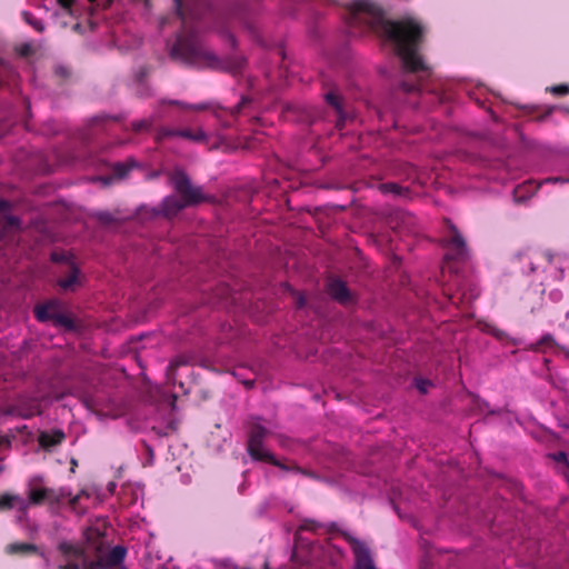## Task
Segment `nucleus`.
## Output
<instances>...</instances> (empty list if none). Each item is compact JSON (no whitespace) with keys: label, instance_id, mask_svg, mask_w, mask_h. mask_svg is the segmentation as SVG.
Masks as SVG:
<instances>
[{"label":"nucleus","instance_id":"nucleus-1","mask_svg":"<svg viewBox=\"0 0 569 569\" xmlns=\"http://www.w3.org/2000/svg\"><path fill=\"white\" fill-rule=\"evenodd\" d=\"M349 23L363 24L376 34L391 41L406 71L417 73L429 68L418 53L425 28L413 18L389 20L383 9L369 0L353 1L349 7Z\"/></svg>","mask_w":569,"mask_h":569},{"label":"nucleus","instance_id":"nucleus-2","mask_svg":"<svg viewBox=\"0 0 569 569\" xmlns=\"http://www.w3.org/2000/svg\"><path fill=\"white\" fill-rule=\"evenodd\" d=\"M170 57L196 68L218 69L219 58L208 49L193 31L179 33L170 49Z\"/></svg>","mask_w":569,"mask_h":569},{"label":"nucleus","instance_id":"nucleus-3","mask_svg":"<svg viewBox=\"0 0 569 569\" xmlns=\"http://www.w3.org/2000/svg\"><path fill=\"white\" fill-rule=\"evenodd\" d=\"M449 227L448 236L442 240V244L446 248L445 261L448 268L451 262H465L469 258V249L466 240L458 230V228L450 221L447 220Z\"/></svg>","mask_w":569,"mask_h":569},{"label":"nucleus","instance_id":"nucleus-4","mask_svg":"<svg viewBox=\"0 0 569 569\" xmlns=\"http://www.w3.org/2000/svg\"><path fill=\"white\" fill-rule=\"evenodd\" d=\"M170 181L187 207L197 206L206 200L201 187L193 186L184 171H173Z\"/></svg>","mask_w":569,"mask_h":569},{"label":"nucleus","instance_id":"nucleus-5","mask_svg":"<svg viewBox=\"0 0 569 569\" xmlns=\"http://www.w3.org/2000/svg\"><path fill=\"white\" fill-rule=\"evenodd\" d=\"M268 433L269 431L259 421L251 422L249 429L247 451L249 456L256 461L261 460L263 455H267L269 452L263 450L262 447L263 440Z\"/></svg>","mask_w":569,"mask_h":569},{"label":"nucleus","instance_id":"nucleus-6","mask_svg":"<svg viewBox=\"0 0 569 569\" xmlns=\"http://www.w3.org/2000/svg\"><path fill=\"white\" fill-rule=\"evenodd\" d=\"M128 553V549L122 545L112 547L108 552L90 562V569H116L120 567Z\"/></svg>","mask_w":569,"mask_h":569},{"label":"nucleus","instance_id":"nucleus-7","mask_svg":"<svg viewBox=\"0 0 569 569\" xmlns=\"http://www.w3.org/2000/svg\"><path fill=\"white\" fill-rule=\"evenodd\" d=\"M64 495L62 492H58L52 488L46 487H34L29 490L28 500L29 507L32 506H41L46 502L49 505H58L62 501Z\"/></svg>","mask_w":569,"mask_h":569},{"label":"nucleus","instance_id":"nucleus-8","mask_svg":"<svg viewBox=\"0 0 569 569\" xmlns=\"http://www.w3.org/2000/svg\"><path fill=\"white\" fill-rule=\"evenodd\" d=\"M346 538L355 555V569H377L373 565L369 548L351 536H347Z\"/></svg>","mask_w":569,"mask_h":569},{"label":"nucleus","instance_id":"nucleus-9","mask_svg":"<svg viewBox=\"0 0 569 569\" xmlns=\"http://www.w3.org/2000/svg\"><path fill=\"white\" fill-rule=\"evenodd\" d=\"M327 290L329 296L340 305L348 306L355 302L353 295L347 287L346 282L339 278L330 279Z\"/></svg>","mask_w":569,"mask_h":569},{"label":"nucleus","instance_id":"nucleus-10","mask_svg":"<svg viewBox=\"0 0 569 569\" xmlns=\"http://www.w3.org/2000/svg\"><path fill=\"white\" fill-rule=\"evenodd\" d=\"M58 550L66 557L79 560L84 569H90V562L86 549L82 545L62 541L58 545Z\"/></svg>","mask_w":569,"mask_h":569},{"label":"nucleus","instance_id":"nucleus-11","mask_svg":"<svg viewBox=\"0 0 569 569\" xmlns=\"http://www.w3.org/2000/svg\"><path fill=\"white\" fill-rule=\"evenodd\" d=\"M13 507H17L18 510L26 515L29 509V503L27 500H24L19 495L4 492L0 495V510L1 511H8L11 510Z\"/></svg>","mask_w":569,"mask_h":569},{"label":"nucleus","instance_id":"nucleus-12","mask_svg":"<svg viewBox=\"0 0 569 569\" xmlns=\"http://www.w3.org/2000/svg\"><path fill=\"white\" fill-rule=\"evenodd\" d=\"M60 312V305L57 300L48 301L43 305L36 306L34 316L38 321L47 322L54 319V316Z\"/></svg>","mask_w":569,"mask_h":569},{"label":"nucleus","instance_id":"nucleus-13","mask_svg":"<svg viewBox=\"0 0 569 569\" xmlns=\"http://www.w3.org/2000/svg\"><path fill=\"white\" fill-rule=\"evenodd\" d=\"M66 435L61 429H54L50 432L42 431L38 437V442L44 450H51L53 447L59 446L64 440Z\"/></svg>","mask_w":569,"mask_h":569},{"label":"nucleus","instance_id":"nucleus-14","mask_svg":"<svg viewBox=\"0 0 569 569\" xmlns=\"http://www.w3.org/2000/svg\"><path fill=\"white\" fill-rule=\"evenodd\" d=\"M325 100L328 104H330L336 110L337 116H338L337 121H336V127L339 130H341L343 128L346 119H347V114L342 109L341 97L333 90H330L325 94Z\"/></svg>","mask_w":569,"mask_h":569},{"label":"nucleus","instance_id":"nucleus-15","mask_svg":"<svg viewBox=\"0 0 569 569\" xmlns=\"http://www.w3.org/2000/svg\"><path fill=\"white\" fill-rule=\"evenodd\" d=\"M187 208L181 198L168 196L161 203V212L164 217L171 218L177 216L181 210Z\"/></svg>","mask_w":569,"mask_h":569},{"label":"nucleus","instance_id":"nucleus-16","mask_svg":"<svg viewBox=\"0 0 569 569\" xmlns=\"http://www.w3.org/2000/svg\"><path fill=\"white\" fill-rule=\"evenodd\" d=\"M188 363H189V360L184 356H178L173 360H171L166 370V376H167L168 382L174 386L177 383L178 368L181 366H187Z\"/></svg>","mask_w":569,"mask_h":569},{"label":"nucleus","instance_id":"nucleus-17","mask_svg":"<svg viewBox=\"0 0 569 569\" xmlns=\"http://www.w3.org/2000/svg\"><path fill=\"white\" fill-rule=\"evenodd\" d=\"M260 461L268 462V463H270L272 466L278 467L279 469H281L283 471H295V472H298V473L307 475V472L305 470H302L300 467H298L296 465H287L286 462L277 459L271 452H268L267 455H263V457L261 458ZM309 475L310 473H308V476Z\"/></svg>","mask_w":569,"mask_h":569},{"label":"nucleus","instance_id":"nucleus-18","mask_svg":"<svg viewBox=\"0 0 569 569\" xmlns=\"http://www.w3.org/2000/svg\"><path fill=\"white\" fill-rule=\"evenodd\" d=\"M379 190L387 194V193H391L393 194L395 197H399V198H406L409 196L410 193V190L409 188L407 187H402L396 182H386V183H381L379 186Z\"/></svg>","mask_w":569,"mask_h":569},{"label":"nucleus","instance_id":"nucleus-19","mask_svg":"<svg viewBox=\"0 0 569 569\" xmlns=\"http://www.w3.org/2000/svg\"><path fill=\"white\" fill-rule=\"evenodd\" d=\"M178 137L183 138L193 142H206L207 141V134L202 129H178Z\"/></svg>","mask_w":569,"mask_h":569},{"label":"nucleus","instance_id":"nucleus-20","mask_svg":"<svg viewBox=\"0 0 569 569\" xmlns=\"http://www.w3.org/2000/svg\"><path fill=\"white\" fill-rule=\"evenodd\" d=\"M38 550L37 546L29 542H14L7 547V552L11 555H29L36 553Z\"/></svg>","mask_w":569,"mask_h":569},{"label":"nucleus","instance_id":"nucleus-21","mask_svg":"<svg viewBox=\"0 0 569 569\" xmlns=\"http://www.w3.org/2000/svg\"><path fill=\"white\" fill-rule=\"evenodd\" d=\"M159 103L160 104H169V106L180 107L182 109L194 110V111H203V110H207L209 108L208 103L188 104V103H184V102H182L180 100H166V99H163Z\"/></svg>","mask_w":569,"mask_h":569},{"label":"nucleus","instance_id":"nucleus-22","mask_svg":"<svg viewBox=\"0 0 569 569\" xmlns=\"http://www.w3.org/2000/svg\"><path fill=\"white\" fill-rule=\"evenodd\" d=\"M78 274L79 270L74 266H71L70 273L60 279L58 284L64 290H70L78 283Z\"/></svg>","mask_w":569,"mask_h":569},{"label":"nucleus","instance_id":"nucleus-23","mask_svg":"<svg viewBox=\"0 0 569 569\" xmlns=\"http://www.w3.org/2000/svg\"><path fill=\"white\" fill-rule=\"evenodd\" d=\"M156 121H157V117H154V116L150 117L148 119L137 120V121L131 122V129L134 132L149 131V130H151V128L153 127Z\"/></svg>","mask_w":569,"mask_h":569},{"label":"nucleus","instance_id":"nucleus-24","mask_svg":"<svg viewBox=\"0 0 569 569\" xmlns=\"http://www.w3.org/2000/svg\"><path fill=\"white\" fill-rule=\"evenodd\" d=\"M178 137V129L169 128V127H159L156 130L154 140L157 142H162L167 139Z\"/></svg>","mask_w":569,"mask_h":569},{"label":"nucleus","instance_id":"nucleus-25","mask_svg":"<svg viewBox=\"0 0 569 569\" xmlns=\"http://www.w3.org/2000/svg\"><path fill=\"white\" fill-rule=\"evenodd\" d=\"M21 17L26 23L31 26L36 31L43 32L44 31V23L37 19L31 12L29 11H22Z\"/></svg>","mask_w":569,"mask_h":569},{"label":"nucleus","instance_id":"nucleus-26","mask_svg":"<svg viewBox=\"0 0 569 569\" xmlns=\"http://www.w3.org/2000/svg\"><path fill=\"white\" fill-rule=\"evenodd\" d=\"M52 323L56 327H62V328H66L68 330H73L74 329L73 320L68 315H66V313H63L61 311L58 315L54 316V319L52 320Z\"/></svg>","mask_w":569,"mask_h":569},{"label":"nucleus","instance_id":"nucleus-27","mask_svg":"<svg viewBox=\"0 0 569 569\" xmlns=\"http://www.w3.org/2000/svg\"><path fill=\"white\" fill-rule=\"evenodd\" d=\"M251 103V99L248 98L247 96H242L240 101L234 106L232 107L231 109H229V112L232 117H237L239 113L242 112V110L244 108H247V106H249Z\"/></svg>","mask_w":569,"mask_h":569},{"label":"nucleus","instance_id":"nucleus-28","mask_svg":"<svg viewBox=\"0 0 569 569\" xmlns=\"http://www.w3.org/2000/svg\"><path fill=\"white\" fill-rule=\"evenodd\" d=\"M91 491L88 489H82L74 497L70 498L69 505L73 510H77L78 503L82 498H90Z\"/></svg>","mask_w":569,"mask_h":569},{"label":"nucleus","instance_id":"nucleus-29","mask_svg":"<svg viewBox=\"0 0 569 569\" xmlns=\"http://www.w3.org/2000/svg\"><path fill=\"white\" fill-rule=\"evenodd\" d=\"M555 345V339L550 333L543 335L535 346V350H540L543 347H551Z\"/></svg>","mask_w":569,"mask_h":569},{"label":"nucleus","instance_id":"nucleus-30","mask_svg":"<svg viewBox=\"0 0 569 569\" xmlns=\"http://www.w3.org/2000/svg\"><path fill=\"white\" fill-rule=\"evenodd\" d=\"M58 569H84L79 560L66 558L63 563L58 566Z\"/></svg>","mask_w":569,"mask_h":569},{"label":"nucleus","instance_id":"nucleus-31","mask_svg":"<svg viewBox=\"0 0 569 569\" xmlns=\"http://www.w3.org/2000/svg\"><path fill=\"white\" fill-rule=\"evenodd\" d=\"M549 91L556 96H567L569 94V84L561 83L557 86H552Z\"/></svg>","mask_w":569,"mask_h":569},{"label":"nucleus","instance_id":"nucleus-32","mask_svg":"<svg viewBox=\"0 0 569 569\" xmlns=\"http://www.w3.org/2000/svg\"><path fill=\"white\" fill-rule=\"evenodd\" d=\"M97 219L104 223V224H110L112 222H114V217L112 213L108 212V211H102V212H99L97 214Z\"/></svg>","mask_w":569,"mask_h":569},{"label":"nucleus","instance_id":"nucleus-33","mask_svg":"<svg viewBox=\"0 0 569 569\" xmlns=\"http://www.w3.org/2000/svg\"><path fill=\"white\" fill-rule=\"evenodd\" d=\"M174 4H176V12H177V16H178L182 21H184V20H186V13H184V9H183L182 1H181V0H174Z\"/></svg>","mask_w":569,"mask_h":569},{"label":"nucleus","instance_id":"nucleus-34","mask_svg":"<svg viewBox=\"0 0 569 569\" xmlns=\"http://www.w3.org/2000/svg\"><path fill=\"white\" fill-rule=\"evenodd\" d=\"M416 386L421 393H426L428 391V388L431 386V382L420 379L417 380Z\"/></svg>","mask_w":569,"mask_h":569},{"label":"nucleus","instance_id":"nucleus-35","mask_svg":"<svg viewBox=\"0 0 569 569\" xmlns=\"http://www.w3.org/2000/svg\"><path fill=\"white\" fill-rule=\"evenodd\" d=\"M129 169H130V168H129V167H127V166H126V164H123V163H117V164L114 166V171H116V173H117L118 176H120V177L126 176V174H127V172L129 171Z\"/></svg>","mask_w":569,"mask_h":569},{"label":"nucleus","instance_id":"nucleus-36","mask_svg":"<svg viewBox=\"0 0 569 569\" xmlns=\"http://www.w3.org/2000/svg\"><path fill=\"white\" fill-rule=\"evenodd\" d=\"M54 72L57 76L61 78H68L69 77V70L66 67L59 66L54 69Z\"/></svg>","mask_w":569,"mask_h":569},{"label":"nucleus","instance_id":"nucleus-37","mask_svg":"<svg viewBox=\"0 0 569 569\" xmlns=\"http://www.w3.org/2000/svg\"><path fill=\"white\" fill-rule=\"evenodd\" d=\"M58 3L63 8L69 10L73 3V0H57Z\"/></svg>","mask_w":569,"mask_h":569},{"label":"nucleus","instance_id":"nucleus-38","mask_svg":"<svg viewBox=\"0 0 569 569\" xmlns=\"http://www.w3.org/2000/svg\"><path fill=\"white\" fill-rule=\"evenodd\" d=\"M555 460L558 462H567V455L565 452H558L553 456Z\"/></svg>","mask_w":569,"mask_h":569},{"label":"nucleus","instance_id":"nucleus-39","mask_svg":"<svg viewBox=\"0 0 569 569\" xmlns=\"http://www.w3.org/2000/svg\"><path fill=\"white\" fill-rule=\"evenodd\" d=\"M10 208V204L6 200H0V212H7Z\"/></svg>","mask_w":569,"mask_h":569},{"label":"nucleus","instance_id":"nucleus-40","mask_svg":"<svg viewBox=\"0 0 569 569\" xmlns=\"http://www.w3.org/2000/svg\"><path fill=\"white\" fill-rule=\"evenodd\" d=\"M306 305V299L302 295H298L297 297V307L302 308Z\"/></svg>","mask_w":569,"mask_h":569},{"label":"nucleus","instance_id":"nucleus-41","mask_svg":"<svg viewBox=\"0 0 569 569\" xmlns=\"http://www.w3.org/2000/svg\"><path fill=\"white\" fill-rule=\"evenodd\" d=\"M402 88H403V90H406V91H408V92H410V91H415V90L417 89L415 84H410V86H409V84H407V83H402Z\"/></svg>","mask_w":569,"mask_h":569},{"label":"nucleus","instance_id":"nucleus-42","mask_svg":"<svg viewBox=\"0 0 569 569\" xmlns=\"http://www.w3.org/2000/svg\"><path fill=\"white\" fill-rule=\"evenodd\" d=\"M543 257L545 259L549 262V263H552L553 262V254L549 251L545 252L543 253Z\"/></svg>","mask_w":569,"mask_h":569},{"label":"nucleus","instance_id":"nucleus-43","mask_svg":"<svg viewBox=\"0 0 569 569\" xmlns=\"http://www.w3.org/2000/svg\"><path fill=\"white\" fill-rule=\"evenodd\" d=\"M74 467H77V461L74 459L71 460V471L74 472Z\"/></svg>","mask_w":569,"mask_h":569},{"label":"nucleus","instance_id":"nucleus-44","mask_svg":"<svg viewBox=\"0 0 569 569\" xmlns=\"http://www.w3.org/2000/svg\"><path fill=\"white\" fill-rule=\"evenodd\" d=\"M244 385H246L248 388H251V387L253 386V381H251V380L244 381Z\"/></svg>","mask_w":569,"mask_h":569},{"label":"nucleus","instance_id":"nucleus-45","mask_svg":"<svg viewBox=\"0 0 569 569\" xmlns=\"http://www.w3.org/2000/svg\"><path fill=\"white\" fill-rule=\"evenodd\" d=\"M29 52V47L26 46L22 50H21V53L22 54H27Z\"/></svg>","mask_w":569,"mask_h":569},{"label":"nucleus","instance_id":"nucleus-46","mask_svg":"<svg viewBox=\"0 0 569 569\" xmlns=\"http://www.w3.org/2000/svg\"><path fill=\"white\" fill-rule=\"evenodd\" d=\"M529 271L530 272H535L536 271V266L532 262H530Z\"/></svg>","mask_w":569,"mask_h":569},{"label":"nucleus","instance_id":"nucleus-47","mask_svg":"<svg viewBox=\"0 0 569 569\" xmlns=\"http://www.w3.org/2000/svg\"><path fill=\"white\" fill-rule=\"evenodd\" d=\"M147 449H148V455H150L152 457L153 456L152 449L150 447H147Z\"/></svg>","mask_w":569,"mask_h":569},{"label":"nucleus","instance_id":"nucleus-48","mask_svg":"<svg viewBox=\"0 0 569 569\" xmlns=\"http://www.w3.org/2000/svg\"><path fill=\"white\" fill-rule=\"evenodd\" d=\"M116 488V485L113 482L110 483L109 489L113 490Z\"/></svg>","mask_w":569,"mask_h":569},{"label":"nucleus","instance_id":"nucleus-49","mask_svg":"<svg viewBox=\"0 0 569 569\" xmlns=\"http://www.w3.org/2000/svg\"><path fill=\"white\" fill-rule=\"evenodd\" d=\"M9 223L13 224L14 223V219L13 218H9Z\"/></svg>","mask_w":569,"mask_h":569},{"label":"nucleus","instance_id":"nucleus-50","mask_svg":"<svg viewBox=\"0 0 569 569\" xmlns=\"http://www.w3.org/2000/svg\"><path fill=\"white\" fill-rule=\"evenodd\" d=\"M558 180H559L558 178L547 179V181H558Z\"/></svg>","mask_w":569,"mask_h":569},{"label":"nucleus","instance_id":"nucleus-51","mask_svg":"<svg viewBox=\"0 0 569 569\" xmlns=\"http://www.w3.org/2000/svg\"><path fill=\"white\" fill-rule=\"evenodd\" d=\"M523 253H518L517 258L520 260L522 258Z\"/></svg>","mask_w":569,"mask_h":569},{"label":"nucleus","instance_id":"nucleus-52","mask_svg":"<svg viewBox=\"0 0 569 569\" xmlns=\"http://www.w3.org/2000/svg\"><path fill=\"white\" fill-rule=\"evenodd\" d=\"M552 112V109H549L546 113V116H549Z\"/></svg>","mask_w":569,"mask_h":569},{"label":"nucleus","instance_id":"nucleus-53","mask_svg":"<svg viewBox=\"0 0 569 569\" xmlns=\"http://www.w3.org/2000/svg\"><path fill=\"white\" fill-rule=\"evenodd\" d=\"M32 415H33V413L31 412V413H29V415H26L24 417H26V418H29V417H32Z\"/></svg>","mask_w":569,"mask_h":569},{"label":"nucleus","instance_id":"nucleus-54","mask_svg":"<svg viewBox=\"0 0 569 569\" xmlns=\"http://www.w3.org/2000/svg\"><path fill=\"white\" fill-rule=\"evenodd\" d=\"M116 569H127L126 567H123L122 565Z\"/></svg>","mask_w":569,"mask_h":569},{"label":"nucleus","instance_id":"nucleus-55","mask_svg":"<svg viewBox=\"0 0 569 569\" xmlns=\"http://www.w3.org/2000/svg\"><path fill=\"white\" fill-rule=\"evenodd\" d=\"M88 1H89L90 3H93V2H96L97 0H88Z\"/></svg>","mask_w":569,"mask_h":569}]
</instances>
